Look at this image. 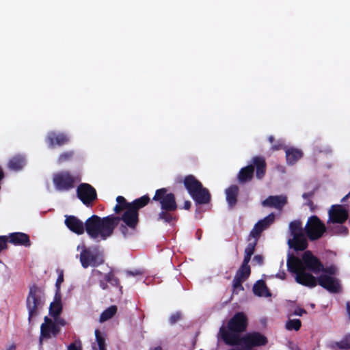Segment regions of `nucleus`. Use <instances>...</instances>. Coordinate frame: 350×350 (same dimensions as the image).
<instances>
[{"label": "nucleus", "mask_w": 350, "mask_h": 350, "mask_svg": "<svg viewBox=\"0 0 350 350\" xmlns=\"http://www.w3.org/2000/svg\"><path fill=\"white\" fill-rule=\"evenodd\" d=\"M152 200L159 202L161 209L157 215V220L167 224L177 220L174 212L177 210L178 205L173 193H168L167 189L165 187L157 189Z\"/></svg>", "instance_id": "nucleus-1"}, {"label": "nucleus", "mask_w": 350, "mask_h": 350, "mask_svg": "<svg viewBox=\"0 0 350 350\" xmlns=\"http://www.w3.org/2000/svg\"><path fill=\"white\" fill-rule=\"evenodd\" d=\"M113 218L111 215L100 218L99 216L93 215L85 222V230L88 236L96 239L100 238L106 240L113 233Z\"/></svg>", "instance_id": "nucleus-2"}, {"label": "nucleus", "mask_w": 350, "mask_h": 350, "mask_svg": "<svg viewBox=\"0 0 350 350\" xmlns=\"http://www.w3.org/2000/svg\"><path fill=\"white\" fill-rule=\"evenodd\" d=\"M288 271L295 274V281L303 286L314 288L317 285V278L311 273L307 272L302 267V263L299 257L289 254L286 262Z\"/></svg>", "instance_id": "nucleus-3"}, {"label": "nucleus", "mask_w": 350, "mask_h": 350, "mask_svg": "<svg viewBox=\"0 0 350 350\" xmlns=\"http://www.w3.org/2000/svg\"><path fill=\"white\" fill-rule=\"evenodd\" d=\"M121 216L110 215L113 218V230L118 226L120 221L123 222L119 227V230L124 237L131 236L136 230L139 224V213L135 212L129 206H126Z\"/></svg>", "instance_id": "nucleus-4"}, {"label": "nucleus", "mask_w": 350, "mask_h": 350, "mask_svg": "<svg viewBox=\"0 0 350 350\" xmlns=\"http://www.w3.org/2000/svg\"><path fill=\"white\" fill-rule=\"evenodd\" d=\"M256 168V176L261 180L266 174L267 164L265 159L262 156H256L252 159L251 163L242 167L238 175L237 179L241 184H244L252 180Z\"/></svg>", "instance_id": "nucleus-5"}, {"label": "nucleus", "mask_w": 350, "mask_h": 350, "mask_svg": "<svg viewBox=\"0 0 350 350\" xmlns=\"http://www.w3.org/2000/svg\"><path fill=\"white\" fill-rule=\"evenodd\" d=\"M247 327V318L243 312H237L228 322L227 327L221 326L219 329V335L226 345H230L228 339L231 340L232 335L240 336V333L246 330Z\"/></svg>", "instance_id": "nucleus-6"}, {"label": "nucleus", "mask_w": 350, "mask_h": 350, "mask_svg": "<svg viewBox=\"0 0 350 350\" xmlns=\"http://www.w3.org/2000/svg\"><path fill=\"white\" fill-rule=\"evenodd\" d=\"M183 184L196 204H206L210 202L211 196L208 190L193 175L186 176Z\"/></svg>", "instance_id": "nucleus-7"}, {"label": "nucleus", "mask_w": 350, "mask_h": 350, "mask_svg": "<svg viewBox=\"0 0 350 350\" xmlns=\"http://www.w3.org/2000/svg\"><path fill=\"white\" fill-rule=\"evenodd\" d=\"M45 304V294L44 289L36 284L29 287L26 299V307L28 310V321L31 323L32 318L38 316L40 310Z\"/></svg>", "instance_id": "nucleus-8"}, {"label": "nucleus", "mask_w": 350, "mask_h": 350, "mask_svg": "<svg viewBox=\"0 0 350 350\" xmlns=\"http://www.w3.org/2000/svg\"><path fill=\"white\" fill-rule=\"evenodd\" d=\"M230 339H228L230 346L242 345L247 350L252 349L254 347L265 346L268 343L267 338L258 332L247 333L243 337L233 334Z\"/></svg>", "instance_id": "nucleus-9"}, {"label": "nucleus", "mask_w": 350, "mask_h": 350, "mask_svg": "<svg viewBox=\"0 0 350 350\" xmlns=\"http://www.w3.org/2000/svg\"><path fill=\"white\" fill-rule=\"evenodd\" d=\"M81 266L86 269L90 266L96 267L104 263L105 259L102 252L97 247L94 248L83 247L80 253Z\"/></svg>", "instance_id": "nucleus-10"}, {"label": "nucleus", "mask_w": 350, "mask_h": 350, "mask_svg": "<svg viewBox=\"0 0 350 350\" xmlns=\"http://www.w3.org/2000/svg\"><path fill=\"white\" fill-rule=\"evenodd\" d=\"M150 201V198L148 195L137 198L131 202H127L124 197L118 196L116 198L117 204L114 206L113 211L116 214H120L126 206H129L135 212L139 213V210L146 206Z\"/></svg>", "instance_id": "nucleus-11"}, {"label": "nucleus", "mask_w": 350, "mask_h": 350, "mask_svg": "<svg viewBox=\"0 0 350 350\" xmlns=\"http://www.w3.org/2000/svg\"><path fill=\"white\" fill-rule=\"evenodd\" d=\"M304 230L310 241H316L323 235L326 228L317 216L313 215L308 218Z\"/></svg>", "instance_id": "nucleus-12"}, {"label": "nucleus", "mask_w": 350, "mask_h": 350, "mask_svg": "<svg viewBox=\"0 0 350 350\" xmlns=\"http://www.w3.org/2000/svg\"><path fill=\"white\" fill-rule=\"evenodd\" d=\"M53 184L58 191H68L75 187L76 178L69 172L57 173L53 178Z\"/></svg>", "instance_id": "nucleus-13"}, {"label": "nucleus", "mask_w": 350, "mask_h": 350, "mask_svg": "<svg viewBox=\"0 0 350 350\" xmlns=\"http://www.w3.org/2000/svg\"><path fill=\"white\" fill-rule=\"evenodd\" d=\"M77 198L86 206H92L97 199V193L94 187L88 183H81L77 188Z\"/></svg>", "instance_id": "nucleus-14"}, {"label": "nucleus", "mask_w": 350, "mask_h": 350, "mask_svg": "<svg viewBox=\"0 0 350 350\" xmlns=\"http://www.w3.org/2000/svg\"><path fill=\"white\" fill-rule=\"evenodd\" d=\"M300 260L304 270L314 274H318L323 270V263L310 250L305 251Z\"/></svg>", "instance_id": "nucleus-15"}, {"label": "nucleus", "mask_w": 350, "mask_h": 350, "mask_svg": "<svg viewBox=\"0 0 350 350\" xmlns=\"http://www.w3.org/2000/svg\"><path fill=\"white\" fill-rule=\"evenodd\" d=\"M59 332L60 327L57 326V324L46 316L44 318V323L40 326V342L42 343L43 339L56 337Z\"/></svg>", "instance_id": "nucleus-16"}, {"label": "nucleus", "mask_w": 350, "mask_h": 350, "mask_svg": "<svg viewBox=\"0 0 350 350\" xmlns=\"http://www.w3.org/2000/svg\"><path fill=\"white\" fill-rule=\"evenodd\" d=\"M275 220V215L271 213L262 219L259 220L251 230L247 241H250L251 238L259 239L261 233L271 226Z\"/></svg>", "instance_id": "nucleus-17"}, {"label": "nucleus", "mask_w": 350, "mask_h": 350, "mask_svg": "<svg viewBox=\"0 0 350 350\" xmlns=\"http://www.w3.org/2000/svg\"><path fill=\"white\" fill-rule=\"evenodd\" d=\"M317 284L332 293H336L340 290L338 280L327 274H321L317 278Z\"/></svg>", "instance_id": "nucleus-18"}, {"label": "nucleus", "mask_w": 350, "mask_h": 350, "mask_svg": "<svg viewBox=\"0 0 350 350\" xmlns=\"http://www.w3.org/2000/svg\"><path fill=\"white\" fill-rule=\"evenodd\" d=\"M46 142L49 147L53 148L55 146H62L69 143L70 137L64 133H57L55 132H49L46 136Z\"/></svg>", "instance_id": "nucleus-19"}, {"label": "nucleus", "mask_w": 350, "mask_h": 350, "mask_svg": "<svg viewBox=\"0 0 350 350\" xmlns=\"http://www.w3.org/2000/svg\"><path fill=\"white\" fill-rule=\"evenodd\" d=\"M329 218L332 223L343 224L348 218V212L341 205H333L329 211Z\"/></svg>", "instance_id": "nucleus-20"}, {"label": "nucleus", "mask_w": 350, "mask_h": 350, "mask_svg": "<svg viewBox=\"0 0 350 350\" xmlns=\"http://www.w3.org/2000/svg\"><path fill=\"white\" fill-rule=\"evenodd\" d=\"M65 224L72 232L82 234L85 231V223L74 215L66 216Z\"/></svg>", "instance_id": "nucleus-21"}, {"label": "nucleus", "mask_w": 350, "mask_h": 350, "mask_svg": "<svg viewBox=\"0 0 350 350\" xmlns=\"http://www.w3.org/2000/svg\"><path fill=\"white\" fill-rule=\"evenodd\" d=\"M287 204V198L284 196H270L266 198L262 204L277 209H282Z\"/></svg>", "instance_id": "nucleus-22"}, {"label": "nucleus", "mask_w": 350, "mask_h": 350, "mask_svg": "<svg viewBox=\"0 0 350 350\" xmlns=\"http://www.w3.org/2000/svg\"><path fill=\"white\" fill-rule=\"evenodd\" d=\"M288 245L295 251H304L308 245L304 234L293 237L288 241Z\"/></svg>", "instance_id": "nucleus-23"}, {"label": "nucleus", "mask_w": 350, "mask_h": 350, "mask_svg": "<svg viewBox=\"0 0 350 350\" xmlns=\"http://www.w3.org/2000/svg\"><path fill=\"white\" fill-rule=\"evenodd\" d=\"M9 242L15 245L29 247L31 241L28 234L23 232H13L9 235Z\"/></svg>", "instance_id": "nucleus-24"}, {"label": "nucleus", "mask_w": 350, "mask_h": 350, "mask_svg": "<svg viewBox=\"0 0 350 350\" xmlns=\"http://www.w3.org/2000/svg\"><path fill=\"white\" fill-rule=\"evenodd\" d=\"M239 191V187L235 185H230L226 189V198L230 208L234 207L237 203Z\"/></svg>", "instance_id": "nucleus-25"}, {"label": "nucleus", "mask_w": 350, "mask_h": 350, "mask_svg": "<svg viewBox=\"0 0 350 350\" xmlns=\"http://www.w3.org/2000/svg\"><path fill=\"white\" fill-rule=\"evenodd\" d=\"M285 152L286 162L289 165L295 164L303 156L301 150L294 148H286Z\"/></svg>", "instance_id": "nucleus-26"}, {"label": "nucleus", "mask_w": 350, "mask_h": 350, "mask_svg": "<svg viewBox=\"0 0 350 350\" xmlns=\"http://www.w3.org/2000/svg\"><path fill=\"white\" fill-rule=\"evenodd\" d=\"M254 293L259 297H269L271 295L264 280H258L253 286Z\"/></svg>", "instance_id": "nucleus-27"}, {"label": "nucleus", "mask_w": 350, "mask_h": 350, "mask_svg": "<svg viewBox=\"0 0 350 350\" xmlns=\"http://www.w3.org/2000/svg\"><path fill=\"white\" fill-rule=\"evenodd\" d=\"M25 164V159L23 156L17 155L10 159L8 167L10 170L18 171L21 170Z\"/></svg>", "instance_id": "nucleus-28"}, {"label": "nucleus", "mask_w": 350, "mask_h": 350, "mask_svg": "<svg viewBox=\"0 0 350 350\" xmlns=\"http://www.w3.org/2000/svg\"><path fill=\"white\" fill-rule=\"evenodd\" d=\"M117 306L113 305L105 309L100 316V322L103 323L111 319L117 312Z\"/></svg>", "instance_id": "nucleus-29"}, {"label": "nucleus", "mask_w": 350, "mask_h": 350, "mask_svg": "<svg viewBox=\"0 0 350 350\" xmlns=\"http://www.w3.org/2000/svg\"><path fill=\"white\" fill-rule=\"evenodd\" d=\"M289 230L292 237L304 234L302 224L299 220H295L290 223Z\"/></svg>", "instance_id": "nucleus-30"}, {"label": "nucleus", "mask_w": 350, "mask_h": 350, "mask_svg": "<svg viewBox=\"0 0 350 350\" xmlns=\"http://www.w3.org/2000/svg\"><path fill=\"white\" fill-rule=\"evenodd\" d=\"M268 141L271 144V150L278 151L285 148L284 141L282 139H275L273 135L268 137Z\"/></svg>", "instance_id": "nucleus-31"}, {"label": "nucleus", "mask_w": 350, "mask_h": 350, "mask_svg": "<svg viewBox=\"0 0 350 350\" xmlns=\"http://www.w3.org/2000/svg\"><path fill=\"white\" fill-rule=\"evenodd\" d=\"M105 279L108 281L111 286L118 287L120 291H122V286L120 284L119 279L114 275L113 271L105 274Z\"/></svg>", "instance_id": "nucleus-32"}, {"label": "nucleus", "mask_w": 350, "mask_h": 350, "mask_svg": "<svg viewBox=\"0 0 350 350\" xmlns=\"http://www.w3.org/2000/svg\"><path fill=\"white\" fill-rule=\"evenodd\" d=\"M62 312V304L57 302H52L49 307V314L56 318L60 315Z\"/></svg>", "instance_id": "nucleus-33"}, {"label": "nucleus", "mask_w": 350, "mask_h": 350, "mask_svg": "<svg viewBox=\"0 0 350 350\" xmlns=\"http://www.w3.org/2000/svg\"><path fill=\"white\" fill-rule=\"evenodd\" d=\"M250 273L251 269L250 265H241L235 275L245 280L249 278Z\"/></svg>", "instance_id": "nucleus-34"}, {"label": "nucleus", "mask_w": 350, "mask_h": 350, "mask_svg": "<svg viewBox=\"0 0 350 350\" xmlns=\"http://www.w3.org/2000/svg\"><path fill=\"white\" fill-rule=\"evenodd\" d=\"M335 345L340 349H350V333L346 334L340 341L336 342Z\"/></svg>", "instance_id": "nucleus-35"}, {"label": "nucleus", "mask_w": 350, "mask_h": 350, "mask_svg": "<svg viewBox=\"0 0 350 350\" xmlns=\"http://www.w3.org/2000/svg\"><path fill=\"white\" fill-rule=\"evenodd\" d=\"M95 336L99 350H107L105 344V337L99 329L95 330Z\"/></svg>", "instance_id": "nucleus-36"}, {"label": "nucleus", "mask_w": 350, "mask_h": 350, "mask_svg": "<svg viewBox=\"0 0 350 350\" xmlns=\"http://www.w3.org/2000/svg\"><path fill=\"white\" fill-rule=\"evenodd\" d=\"M301 326V322L299 319H289L286 321L285 327L288 330L298 331Z\"/></svg>", "instance_id": "nucleus-37"}, {"label": "nucleus", "mask_w": 350, "mask_h": 350, "mask_svg": "<svg viewBox=\"0 0 350 350\" xmlns=\"http://www.w3.org/2000/svg\"><path fill=\"white\" fill-rule=\"evenodd\" d=\"M75 155V152L72 150L66 151L59 154L57 158L58 163H64L65 162L70 161Z\"/></svg>", "instance_id": "nucleus-38"}, {"label": "nucleus", "mask_w": 350, "mask_h": 350, "mask_svg": "<svg viewBox=\"0 0 350 350\" xmlns=\"http://www.w3.org/2000/svg\"><path fill=\"white\" fill-rule=\"evenodd\" d=\"M244 280H245L239 278V276H234L232 281L233 293H238L239 291L244 290V288L242 285V282Z\"/></svg>", "instance_id": "nucleus-39"}, {"label": "nucleus", "mask_w": 350, "mask_h": 350, "mask_svg": "<svg viewBox=\"0 0 350 350\" xmlns=\"http://www.w3.org/2000/svg\"><path fill=\"white\" fill-rule=\"evenodd\" d=\"M258 241V239H254L253 241L249 242L245 249L244 254L252 256L254 253Z\"/></svg>", "instance_id": "nucleus-40"}, {"label": "nucleus", "mask_w": 350, "mask_h": 350, "mask_svg": "<svg viewBox=\"0 0 350 350\" xmlns=\"http://www.w3.org/2000/svg\"><path fill=\"white\" fill-rule=\"evenodd\" d=\"M182 319V314L180 312H176L175 313H173L171 314V316L169 318V322L171 325H174L179 321H180Z\"/></svg>", "instance_id": "nucleus-41"}, {"label": "nucleus", "mask_w": 350, "mask_h": 350, "mask_svg": "<svg viewBox=\"0 0 350 350\" xmlns=\"http://www.w3.org/2000/svg\"><path fill=\"white\" fill-rule=\"evenodd\" d=\"M321 272L323 273L322 274H327L328 275L333 276L336 274V268L334 265H330L327 267H324L323 265V270Z\"/></svg>", "instance_id": "nucleus-42"}, {"label": "nucleus", "mask_w": 350, "mask_h": 350, "mask_svg": "<svg viewBox=\"0 0 350 350\" xmlns=\"http://www.w3.org/2000/svg\"><path fill=\"white\" fill-rule=\"evenodd\" d=\"M57 272L58 273V277L56 280L55 287L59 291V289L60 288L61 284L64 282V271L62 269H58L57 270Z\"/></svg>", "instance_id": "nucleus-43"}, {"label": "nucleus", "mask_w": 350, "mask_h": 350, "mask_svg": "<svg viewBox=\"0 0 350 350\" xmlns=\"http://www.w3.org/2000/svg\"><path fill=\"white\" fill-rule=\"evenodd\" d=\"M8 238L6 236H0V253L7 249Z\"/></svg>", "instance_id": "nucleus-44"}, {"label": "nucleus", "mask_w": 350, "mask_h": 350, "mask_svg": "<svg viewBox=\"0 0 350 350\" xmlns=\"http://www.w3.org/2000/svg\"><path fill=\"white\" fill-rule=\"evenodd\" d=\"M53 302L62 304V297H61L60 288L59 289V291L57 290V288H56V292L55 294Z\"/></svg>", "instance_id": "nucleus-45"}, {"label": "nucleus", "mask_w": 350, "mask_h": 350, "mask_svg": "<svg viewBox=\"0 0 350 350\" xmlns=\"http://www.w3.org/2000/svg\"><path fill=\"white\" fill-rule=\"evenodd\" d=\"M54 320H55V321H54L55 323H57V326H59H59H64V325H66V321H65L64 319L60 318V317H56V318H54Z\"/></svg>", "instance_id": "nucleus-46"}, {"label": "nucleus", "mask_w": 350, "mask_h": 350, "mask_svg": "<svg viewBox=\"0 0 350 350\" xmlns=\"http://www.w3.org/2000/svg\"><path fill=\"white\" fill-rule=\"evenodd\" d=\"M108 281H106V280L104 278L103 280H100L99 281V286L103 290H107L109 287Z\"/></svg>", "instance_id": "nucleus-47"}, {"label": "nucleus", "mask_w": 350, "mask_h": 350, "mask_svg": "<svg viewBox=\"0 0 350 350\" xmlns=\"http://www.w3.org/2000/svg\"><path fill=\"white\" fill-rule=\"evenodd\" d=\"M306 313V310L304 308H296L294 311V314L297 316H302L304 314Z\"/></svg>", "instance_id": "nucleus-48"}, {"label": "nucleus", "mask_w": 350, "mask_h": 350, "mask_svg": "<svg viewBox=\"0 0 350 350\" xmlns=\"http://www.w3.org/2000/svg\"><path fill=\"white\" fill-rule=\"evenodd\" d=\"M68 350H81V347L77 346L75 342H72L68 346Z\"/></svg>", "instance_id": "nucleus-49"}, {"label": "nucleus", "mask_w": 350, "mask_h": 350, "mask_svg": "<svg viewBox=\"0 0 350 350\" xmlns=\"http://www.w3.org/2000/svg\"><path fill=\"white\" fill-rule=\"evenodd\" d=\"M252 256L244 254V258L242 265H249V262L251 260Z\"/></svg>", "instance_id": "nucleus-50"}, {"label": "nucleus", "mask_w": 350, "mask_h": 350, "mask_svg": "<svg viewBox=\"0 0 350 350\" xmlns=\"http://www.w3.org/2000/svg\"><path fill=\"white\" fill-rule=\"evenodd\" d=\"M254 260L260 265L263 263V257L261 255H256L254 257Z\"/></svg>", "instance_id": "nucleus-51"}, {"label": "nucleus", "mask_w": 350, "mask_h": 350, "mask_svg": "<svg viewBox=\"0 0 350 350\" xmlns=\"http://www.w3.org/2000/svg\"><path fill=\"white\" fill-rule=\"evenodd\" d=\"M276 277L281 280H285L286 279V273L283 271L281 273H277Z\"/></svg>", "instance_id": "nucleus-52"}, {"label": "nucleus", "mask_w": 350, "mask_h": 350, "mask_svg": "<svg viewBox=\"0 0 350 350\" xmlns=\"http://www.w3.org/2000/svg\"><path fill=\"white\" fill-rule=\"evenodd\" d=\"M313 196V193L312 192H310V193H304L303 195H302V197L304 198V199H310Z\"/></svg>", "instance_id": "nucleus-53"}, {"label": "nucleus", "mask_w": 350, "mask_h": 350, "mask_svg": "<svg viewBox=\"0 0 350 350\" xmlns=\"http://www.w3.org/2000/svg\"><path fill=\"white\" fill-rule=\"evenodd\" d=\"M191 202L189 201V200H186L184 203V206L183 208L185 209V210H189L190 208H191Z\"/></svg>", "instance_id": "nucleus-54"}, {"label": "nucleus", "mask_w": 350, "mask_h": 350, "mask_svg": "<svg viewBox=\"0 0 350 350\" xmlns=\"http://www.w3.org/2000/svg\"><path fill=\"white\" fill-rule=\"evenodd\" d=\"M5 174L3 168L0 166V181L4 178Z\"/></svg>", "instance_id": "nucleus-55"}, {"label": "nucleus", "mask_w": 350, "mask_h": 350, "mask_svg": "<svg viewBox=\"0 0 350 350\" xmlns=\"http://www.w3.org/2000/svg\"><path fill=\"white\" fill-rule=\"evenodd\" d=\"M349 197H350V191L349 192V193H347L345 196H344L342 198L341 202H345Z\"/></svg>", "instance_id": "nucleus-56"}, {"label": "nucleus", "mask_w": 350, "mask_h": 350, "mask_svg": "<svg viewBox=\"0 0 350 350\" xmlns=\"http://www.w3.org/2000/svg\"><path fill=\"white\" fill-rule=\"evenodd\" d=\"M93 272H94L98 275H102L103 273L99 270H93Z\"/></svg>", "instance_id": "nucleus-57"}, {"label": "nucleus", "mask_w": 350, "mask_h": 350, "mask_svg": "<svg viewBox=\"0 0 350 350\" xmlns=\"http://www.w3.org/2000/svg\"><path fill=\"white\" fill-rule=\"evenodd\" d=\"M8 350H16V345L12 344V345H10L9 347V348L8 349Z\"/></svg>", "instance_id": "nucleus-58"}, {"label": "nucleus", "mask_w": 350, "mask_h": 350, "mask_svg": "<svg viewBox=\"0 0 350 350\" xmlns=\"http://www.w3.org/2000/svg\"><path fill=\"white\" fill-rule=\"evenodd\" d=\"M153 350H162L161 347H157Z\"/></svg>", "instance_id": "nucleus-59"}, {"label": "nucleus", "mask_w": 350, "mask_h": 350, "mask_svg": "<svg viewBox=\"0 0 350 350\" xmlns=\"http://www.w3.org/2000/svg\"><path fill=\"white\" fill-rule=\"evenodd\" d=\"M128 274H129V275H135V273H133L132 271H129V272H128Z\"/></svg>", "instance_id": "nucleus-60"}, {"label": "nucleus", "mask_w": 350, "mask_h": 350, "mask_svg": "<svg viewBox=\"0 0 350 350\" xmlns=\"http://www.w3.org/2000/svg\"><path fill=\"white\" fill-rule=\"evenodd\" d=\"M312 204H313V202L311 200H310L308 202V205L312 206Z\"/></svg>", "instance_id": "nucleus-61"}]
</instances>
